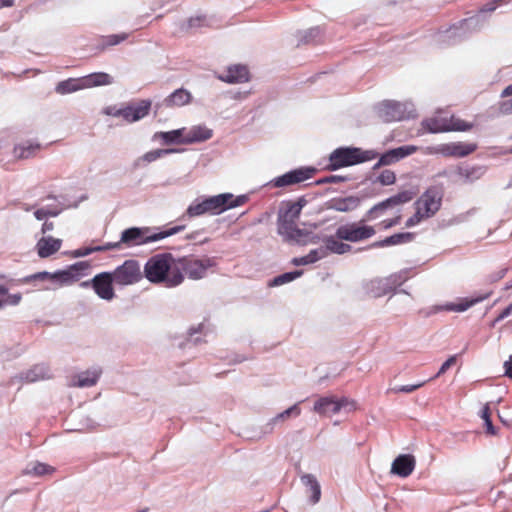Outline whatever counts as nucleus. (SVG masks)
<instances>
[{"label":"nucleus","instance_id":"obj_59","mask_svg":"<svg viewBox=\"0 0 512 512\" xmlns=\"http://www.w3.org/2000/svg\"><path fill=\"white\" fill-rule=\"evenodd\" d=\"M303 236H304L303 231L296 226V228L294 229L293 233L288 238V240L300 241L303 238Z\"/></svg>","mask_w":512,"mask_h":512},{"label":"nucleus","instance_id":"obj_57","mask_svg":"<svg viewBox=\"0 0 512 512\" xmlns=\"http://www.w3.org/2000/svg\"><path fill=\"white\" fill-rule=\"evenodd\" d=\"M512 314V303L508 305L504 310L501 311V313L496 317L495 323L500 322L506 317L510 316Z\"/></svg>","mask_w":512,"mask_h":512},{"label":"nucleus","instance_id":"obj_10","mask_svg":"<svg viewBox=\"0 0 512 512\" xmlns=\"http://www.w3.org/2000/svg\"><path fill=\"white\" fill-rule=\"evenodd\" d=\"M113 283H115L113 274L111 272H102L95 275L90 281L82 282L81 286H92L99 298L111 301L115 297Z\"/></svg>","mask_w":512,"mask_h":512},{"label":"nucleus","instance_id":"obj_40","mask_svg":"<svg viewBox=\"0 0 512 512\" xmlns=\"http://www.w3.org/2000/svg\"><path fill=\"white\" fill-rule=\"evenodd\" d=\"M206 17L203 15L190 17L186 23L181 25V30L184 32H189L193 28H200L205 25Z\"/></svg>","mask_w":512,"mask_h":512},{"label":"nucleus","instance_id":"obj_12","mask_svg":"<svg viewBox=\"0 0 512 512\" xmlns=\"http://www.w3.org/2000/svg\"><path fill=\"white\" fill-rule=\"evenodd\" d=\"M111 273L115 279V284L121 286L132 285L142 279L140 265L135 260H126Z\"/></svg>","mask_w":512,"mask_h":512},{"label":"nucleus","instance_id":"obj_52","mask_svg":"<svg viewBox=\"0 0 512 512\" xmlns=\"http://www.w3.org/2000/svg\"><path fill=\"white\" fill-rule=\"evenodd\" d=\"M504 0H492L479 9V13L493 12Z\"/></svg>","mask_w":512,"mask_h":512},{"label":"nucleus","instance_id":"obj_49","mask_svg":"<svg viewBox=\"0 0 512 512\" xmlns=\"http://www.w3.org/2000/svg\"><path fill=\"white\" fill-rule=\"evenodd\" d=\"M457 355L450 356L440 367L438 373L435 377H439L440 375L444 374L449 368H451L453 365L457 362Z\"/></svg>","mask_w":512,"mask_h":512},{"label":"nucleus","instance_id":"obj_5","mask_svg":"<svg viewBox=\"0 0 512 512\" xmlns=\"http://www.w3.org/2000/svg\"><path fill=\"white\" fill-rule=\"evenodd\" d=\"M186 228V225H177L171 227L169 229L160 231L158 233L150 234V228L148 227H132L124 230L121 233L120 243L122 246L133 247L139 246L146 243H151L155 241H159L166 237L172 236L183 231Z\"/></svg>","mask_w":512,"mask_h":512},{"label":"nucleus","instance_id":"obj_3","mask_svg":"<svg viewBox=\"0 0 512 512\" xmlns=\"http://www.w3.org/2000/svg\"><path fill=\"white\" fill-rule=\"evenodd\" d=\"M90 268L86 261L77 262L69 266L66 270H60L55 273L39 272L20 280L21 283H30L33 281H51L59 286L71 285L80 280L85 272Z\"/></svg>","mask_w":512,"mask_h":512},{"label":"nucleus","instance_id":"obj_13","mask_svg":"<svg viewBox=\"0 0 512 512\" xmlns=\"http://www.w3.org/2000/svg\"><path fill=\"white\" fill-rule=\"evenodd\" d=\"M355 408V402L346 397L340 399L331 397H320L314 404L313 410L320 415L337 414L342 408Z\"/></svg>","mask_w":512,"mask_h":512},{"label":"nucleus","instance_id":"obj_8","mask_svg":"<svg viewBox=\"0 0 512 512\" xmlns=\"http://www.w3.org/2000/svg\"><path fill=\"white\" fill-rule=\"evenodd\" d=\"M366 220L368 219L366 218ZM375 233L374 227L366 225L365 219H362L358 222L340 225L336 230V237L348 242H361L373 237Z\"/></svg>","mask_w":512,"mask_h":512},{"label":"nucleus","instance_id":"obj_15","mask_svg":"<svg viewBox=\"0 0 512 512\" xmlns=\"http://www.w3.org/2000/svg\"><path fill=\"white\" fill-rule=\"evenodd\" d=\"M151 106V100L144 99L138 102L130 103L123 108H120L118 110V114H121V117L125 121L133 123L146 117L151 110Z\"/></svg>","mask_w":512,"mask_h":512},{"label":"nucleus","instance_id":"obj_17","mask_svg":"<svg viewBox=\"0 0 512 512\" xmlns=\"http://www.w3.org/2000/svg\"><path fill=\"white\" fill-rule=\"evenodd\" d=\"M44 146L35 140H25L14 145L12 157L15 160H26L36 157Z\"/></svg>","mask_w":512,"mask_h":512},{"label":"nucleus","instance_id":"obj_34","mask_svg":"<svg viewBox=\"0 0 512 512\" xmlns=\"http://www.w3.org/2000/svg\"><path fill=\"white\" fill-rule=\"evenodd\" d=\"M183 132L184 129H177L168 132H158L155 134V137L161 139L166 144L183 143Z\"/></svg>","mask_w":512,"mask_h":512},{"label":"nucleus","instance_id":"obj_35","mask_svg":"<svg viewBox=\"0 0 512 512\" xmlns=\"http://www.w3.org/2000/svg\"><path fill=\"white\" fill-rule=\"evenodd\" d=\"M174 152L173 149H156L145 153L141 158H139L135 165L139 166L141 162L151 163L161 158L162 156L168 155Z\"/></svg>","mask_w":512,"mask_h":512},{"label":"nucleus","instance_id":"obj_43","mask_svg":"<svg viewBox=\"0 0 512 512\" xmlns=\"http://www.w3.org/2000/svg\"><path fill=\"white\" fill-rule=\"evenodd\" d=\"M301 275L302 271L284 273L275 277L272 284L275 286L283 285L285 283L293 281L294 279L298 278Z\"/></svg>","mask_w":512,"mask_h":512},{"label":"nucleus","instance_id":"obj_6","mask_svg":"<svg viewBox=\"0 0 512 512\" xmlns=\"http://www.w3.org/2000/svg\"><path fill=\"white\" fill-rule=\"evenodd\" d=\"M369 152L360 148L342 147L334 150L329 157L328 168L336 170L370 160Z\"/></svg>","mask_w":512,"mask_h":512},{"label":"nucleus","instance_id":"obj_16","mask_svg":"<svg viewBox=\"0 0 512 512\" xmlns=\"http://www.w3.org/2000/svg\"><path fill=\"white\" fill-rule=\"evenodd\" d=\"M477 149L476 143H469V142H451V143H445L441 144L438 147L435 148V153L441 154L445 157H465L473 152H475Z\"/></svg>","mask_w":512,"mask_h":512},{"label":"nucleus","instance_id":"obj_18","mask_svg":"<svg viewBox=\"0 0 512 512\" xmlns=\"http://www.w3.org/2000/svg\"><path fill=\"white\" fill-rule=\"evenodd\" d=\"M218 79L229 84L245 83L250 79V72L247 66L234 64L229 66L225 72L219 74Z\"/></svg>","mask_w":512,"mask_h":512},{"label":"nucleus","instance_id":"obj_62","mask_svg":"<svg viewBox=\"0 0 512 512\" xmlns=\"http://www.w3.org/2000/svg\"><path fill=\"white\" fill-rule=\"evenodd\" d=\"M54 229V223L53 222H44L42 225V233H47L48 231H51Z\"/></svg>","mask_w":512,"mask_h":512},{"label":"nucleus","instance_id":"obj_39","mask_svg":"<svg viewBox=\"0 0 512 512\" xmlns=\"http://www.w3.org/2000/svg\"><path fill=\"white\" fill-rule=\"evenodd\" d=\"M10 288L2 285V306L4 305H17L21 301L20 293H10Z\"/></svg>","mask_w":512,"mask_h":512},{"label":"nucleus","instance_id":"obj_30","mask_svg":"<svg viewBox=\"0 0 512 512\" xmlns=\"http://www.w3.org/2000/svg\"><path fill=\"white\" fill-rule=\"evenodd\" d=\"M301 481L309 489L312 503H317L321 496V489L317 479L311 474H305L301 477Z\"/></svg>","mask_w":512,"mask_h":512},{"label":"nucleus","instance_id":"obj_54","mask_svg":"<svg viewBox=\"0 0 512 512\" xmlns=\"http://www.w3.org/2000/svg\"><path fill=\"white\" fill-rule=\"evenodd\" d=\"M122 244L120 243V240L118 242H113V243H106L105 245H101V246H96V250H98V252L100 251H108V250H113V249H119L121 248Z\"/></svg>","mask_w":512,"mask_h":512},{"label":"nucleus","instance_id":"obj_31","mask_svg":"<svg viewBox=\"0 0 512 512\" xmlns=\"http://www.w3.org/2000/svg\"><path fill=\"white\" fill-rule=\"evenodd\" d=\"M343 240L335 239L334 237H329L325 240V247H322L326 250V253H336V254H345L351 250V246L349 244L343 243Z\"/></svg>","mask_w":512,"mask_h":512},{"label":"nucleus","instance_id":"obj_22","mask_svg":"<svg viewBox=\"0 0 512 512\" xmlns=\"http://www.w3.org/2000/svg\"><path fill=\"white\" fill-rule=\"evenodd\" d=\"M485 172H486V169L484 166L464 165V166H459L456 169L455 174L458 177L459 181H461L462 183H472V182L482 178L483 175L485 174Z\"/></svg>","mask_w":512,"mask_h":512},{"label":"nucleus","instance_id":"obj_37","mask_svg":"<svg viewBox=\"0 0 512 512\" xmlns=\"http://www.w3.org/2000/svg\"><path fill=\"white\" fill-rule=\"evenodd\" d=\"M300 403H296L283 412L277 414L274 418L271 419L270 424H276L279 421H284L291 416L297 417L301 414V408L299 406Z\"/></svg>","mask_w":512,"mask_h":512},{"label":"nucleus","instance_id":"obj_20","mask_svg":"<svg viewBox=\"0 0 512 512\" xmlns=\"http://www.w3.org/2000/svg\"><path fill=\"white\" fill-rule=\"evenodd\" d=\"M362 198L358 196H346L332 198L328 202V208L338 212H351L360 207Z\"/></svg>","mask_w":512,"mask_h":512},{"label":"nucleus","instance_id":"obj_32","mask_svg":"<svg viewBox=\"0 0 512 512\" xmlns=\"http://www.w3.org/2000/svg\"><path fill=\"white\" fill-rule=\"evenodd\" d=\"M327 256L326 250L323 248H318L311 250L307 255L303 257L294 258L292 263L296 266L300 265H308L311 263H315L316 261Z\"/></svg>","mask_w":512,"mask_h":512},{"label":"nucleus","instance_id":"obj_41","mask_svg":"<svg viewBox=\"0 0 512 512\" xmlns=\"http://www.w3.org/2000/svg\"><path fill=\"white\" fill-rule=\"evenodd\" d=\"M396 181V175L394 171L390 169L382 170L376 177L375 182L380 183L383 186H389L394 184Z\"/></svg>","mask_w":512,"mask_h":512},{"label":"nucleus","instance_id":"obj_45","mask_svg":"<svg viewBox=\"0 0 512 512\" xmlns=\"http://www.w3.org/2000/svg\"><path fill=\"white\" fill-rule=\"evenodd\" d=\"M479 299H472V300H464L459 303H452L447 306L448 310L456 311V312H463L473 306L475 303H477Z\"/></svg>","mask_w":512,"mask_h":512},{"label":"nucleus","instance_id":"obj_42","mask_svg":"<svg viewBox=\"0 0 512 512\" xmlns=\"http://www.w3.org/2000/svg\"><path fill=\"white\" fill-rule=\"evenodd\" d=\"M481 418L485 422L486 433L490 434V435H496V429L493 426L492 420H491V410H490L489 404H486L483 407L482 413H481Z\"/></svg>","mask_w":512,"mask_h":512},{"label":"nucleus","instance_id":"obj_36","mask_svg":"<svg viewBox=\"0 0 512 512\" xmlns=\"http://www.w3.org/2000/svg\"><path fill=\"white\" fill-rule=\"evenodd\" d=\"M302 205L298 202H289L287 204V208L283 212V214H280L279 218L285 219V220H291L296 221L301 213Z\"/></svg>","mask_w":512,"mask_h":512},{"label":"nucleus","instance_id":"obj_33","mask_svg":"<svg viewBox=\"0 0 512 512\" xmlns=\"http://www.w3.org/2000/svg\"><path fill=\"white\" fill-rule=\"evenodd\" d=\"M380 117L384 122H392L400 119L398 105L384 103L380 108Z\"/></svg>","mask_w":512,"mask_h":512},{"label":"nucleus","instance_id":"obj_23","mask_svg":"<svg viewBox=\"0 0 512 512\" xmlns=\"http://www.w3.org/2000/svg\"><path fill=\"white\" fill-rule=\"evenodd\" d=\"M192 98V94L188 90L180 88L168 95L163 103L167 108L182 107L190 104Z\"/></svg>","mask_w":512,"mask_h":512},{"label":"nucleus","instance_id":"obj_4","mask_svg":"<svg viewBox=\"0 0 512 512\" xmlns=\"http://www.w3.org/2000/svg\"><path fill=\"white\" fill-rule=\"evenodd\" d=\"M175 258L171 253H162L152 256L144 266L145 277L152 283H164L167 287L174 270Z\"/></svg>","mask_w":512,"mask_h":512},{"label":"nucleus","instance_id":"obj_7","mask_svg":"<svg viewBox=\"0 0 512 512\" xmlns=\"http://www.w3.org/2000/svg\"><path fill=\"white\" fill-rule=\"evenodd\" d=\"M423 128L430 133H441L449 131H469L473 124L466 122L458 117H432L422 122Z\"/></svg>","mask_w":512,"mask_h":512},{"label":"nucleus","instance_id":"obj_25","mask_svg":"<svg viewBox=\"0 0 512 512\" xmlns=\"http://www.w3.org/2000/svg\"><path fill=\"white\" fill-rule=\"evenodd\" d=\"M84 89L107 86L113 83V77L105 72H94L82 77Z\"/></svg>","mask_w":512,"mask_h":512},{"label":"nucleus","instance_id":"obj_24","mask_svg":"<svg viewBox=\"0 0 512 512\" xmlns=\"http://www.w3.org/2000/svg\"><path fill=\"white\" fill-rule=\"evenodd\" d=\"M61 240L53 237H42L36 244L37 253L41 258H47L61 248Z\"/></svg>","mask_w":512,"mask_h":512},{"label":"nucleus","instance_id":"obj_2","mask_svg":"<svg viewBox=\"0 0 512 512\" xmlns=\"http://www.w3.org/2000/svg\"><path fill=\"white\" fill-rule=\"evenodd\" d=\"M214 265L215 261L206 256L198 258L195 255H187L175 258L170 284L180 285L185 275L192 280L202 279L206 276L207 270Z\"/></svg>","mask_w":512,"mask_h":512},{"label":"nucleus","instance_id":"obj_27","mask_svg":"<svg viewBox=\"0 0 512 512\" xmlns=\"http://www.w3.org/2000/svg\"><path fill=\"white\" fill-rule=\"evenodd\" d=\"M415 238V234L412 232H402L396 233L389 237H386L383 240H380L373 244L375 247H386V246H394L412 242Z\"/></svg>","mask_w":512,"mask_h":512},{"label":"nucleus","instance_id":"obj_56","mask_svg":"<svg viewBox=\"0 0 512 512\" xmlns=\"http://www.w3.org/2000/svg\"><path fill=\"white\" fill-rule=\"evenodd\" d=\"M346 178L342 176L332 175L329 177H325L323 179H320L317 181V184H324V183H332V182H341L345 181Z\"/></svg>","mask_w":512,"mask_h":512},{"label":"nucleus","instance_id":"obj_44","mask_svg":"<svg viewBox=\"0 0 512 512\" xmlns=\"http://www.w3.org/2000/svg\"><path fill=\"white\" fill-rule=\"evenodd\" d=\"M375 283L377 284L378 288L383 290V293H375L374 294L375 297H379L381 295L390 293L395 288V281H392L391 278L382 279V280H379V281H377Z\"/></svg>","mask_w":512,"mask_h":512},{"label":"nucleus","instance_id":"obj_53","mask_svg":"<svg viewBox=\"0 0 512 512\" xmlns=\"http://www.w3.org/2000/svg\"><path fill=\"white\" fill-rule=\"evenodd\" d=\"M401 221V215H397L396 217L392 218V219H386V220H383L380 225L382 226L383 229H389L393 226H396L400 223Z\"/></svg>","mask_w":512,"mask_h":512},{"label":"nucleus","instance_id":"obj_38","mask_svg":"<svg viewBox=\"0 0 512 512\" xmlns=\"http://www.w3.org/2000/svg\"><path fill=\"white\" fill-rule=\"evenodd\" d=\"M296 221L285 220L279 218L278 220V232L280 235L285 237L287 240L296 228Z\"/></svg>","mask_w":512,"mask_h":512},{"label":"nucleus","instance_id":"obj_9","mask_svg":"<svg viewBox=\"0 0 512 512\" xmlns=\"http://www.w3.org/2000/svg\"><path fill=\"white\" fill-rule=\"evenodd\" d=\"M443 192L441 188L432 186L428 188L414 203L426 217L434 216L441 207Z\"/></svg>","mask_w":512,"mask_h":512},{"label":"nucleus","instance_id":"obj_21","mask_svg":"<svg viewBox=\"0 0 512 512\" xmlns=\"http://www.w3.org/2000/svg\"><path fill=\"white\" fill-rule=\"evenodd\" d=\"M415 468V458L412 455L405 454L398 456L392 463L391 472L400 476L408 477Z\"/></svg>","mask_w":512,"mask_h":512},{"label":"nucleus","instance_id":"obj_29","mask_svg":"<svg viewBox=\"0 0 512 512\" xmlns=\"http://www.w3.org/2000/svg\"><path fill=\"white\" fill-rule=\"evenodd\" d=\"M82 77L80 78H69L63 81H60L56 87L55 91L57 94L65 95L69 93L76 92L78 90L84 89L82 86Z\"/></svg>","mask_w":512,"mask_h":512},{"label":"nucleus","instance_id":"obj_11","mask_svg":"<svg viewBox=\"0 0 512 512\" xmlns=\"http://www.w3.org/2000/svg\"><path fill=\"white\" fill-rule=\"evenodd\" d=\"M315 173L316 169L313 167H300L274 178L269 185L275 188L294 186L311 179Z\"/></svg>","mask_w":512,"mask_h":512},{"label":"nucleus","instance_id":"obj_64","mask_svg":"<svg viewBox=\"0 0 512 512\" xmlns=\"http://www.w3.org/2000/svg\"><path fill=\"white\" fill-rule=\"evenodd\" d=\"M13 5V0H2V7H10Z\"/></svg>","mask_w":512,"mask_h":512},{"label":"nucleus","instance_id":"obj_46","mask_svg":"<svg viewBox=\"0 0 512 512\" xmlns=\"http://www.w3.org/2000/svg\"><path fill=\"white\" fill-rule=\"evenodd\" d=\"M425 219H428V217H426L425 214H423V212H421L418 208H415V213L407 219L405 226L407 228L414 227Z\"/></svg>","mask_w":512,"mask_h":512},{"label":"nucleus","instance_id":"obj_51","mask_svg":"<svg viewBox=\"0 0 512 512\" xmlns=\"http://www.w3.org/2000/svg\"><path fill=\"white\" fill-rule=\"evenodd\" d=\"M34 215L35 217L38 219V220H43L45 219L46 217L48 216H57L58 215V212L57 211H53V210H50V209H46V208H40V209H37L35 212H34Z\"/></svg>","mask_w":512,"mask_h":512},{"label":"nucleus","instance_id":"obj_26","mask_svg":"<svg viewBox=\"0 0 512 512\" xmlns=\"http://www.w3.org/2000/svg\"><path fill=\"white\" fill-rule=\"evenodd\" d=\"M212 137V130L208 129L205 126H194L192 127L186 135H184L182 142L183 143H195L202 142L210 139Z\"/></svg>","mask_w":512,"mask_h":512},{"label":"nucleus","instance_id":"obj_14","mask_svg":"<svg viewBox=\"0 0 512 512\" xmlns=\"http://www.w3.org/2000/svg\"><path fill=\"white\" fill-rule=\"evenodd\" d=\"M414 196L415 193L412 191H401L398 194L374 205L371 209L367 211L366 217L367 219H376L387 208L407 203L411 201Z\"/></svg>","mask_w":512,"mask_h":512},{"label":"nucleus","instance_id":"obj_50","mask_svg":"<svg viewBox=\"0 0 512 512\" xmlns=\"http://www.w3.org/2000/svg\"><path fill=\"white\" fill-rule=\"evenodd\" d=\"M128 35L126 33L109 35L106 37V43L110 46H114L119 44L120 42L126 40Z\"/></svg>","mask_w":512,"mask_h":512},{"label":"nucleus","instance_id":"obj_1","mask_svg":"<svg viewBox=\"0 0 512 512\" xmlns=\"http://www.w3.org/2000/svg\"><path fill=\"white\" fill-rule=\"evenodd\" d=\"M248 198L245 195L234 197L231 193H223L216 196H211L203 199H196L192 202L185 214L189 218L199 217L205 214L217 215L228 209L239 207L247 202Z\"/></svg>","mask_w":512,"mask_h":512},{"label":"nucleus","instance_id":"obj_63","mask_svg":"<svg viewBox=\"0 0 512 512\" xmlns=\"http://www.w3.org/2000/svg\"><path fill=\"white\" fill-rule=\"evenodd\" d=\"M512 95V84L507 86L503 92H502V96L503 97H507V96H511Z\"/></svg>","mask_w":512,"mask_h":512},{"label":"nucleus","instance_id":"obj_19","mask_svg":"<svg viewBox=\"0 0 512 512\" xmlns=\"http://www.w3.org/2000/svg\"><path fill=\"white\" fill-rule=\"evenodd\" d=\"M417 150H418V147L414 146V145H406V146H401V147H397V148L388 150L387 152H385L384 154L381 155V157L375 167H378L381 165L394 164V163L398 162L399 160H401L409 155H412Z\"/></svg>","mask_w":512,"mask_h":512},{"label":"nucleus","instance_id":"obj_60","mask_svg":"<svg viewBox=\"0 0 512 512\" xmlns=\"http://www.w3.org/2000/svg\"><path fill=\"white\" fill-rule=\"evenodd\" d=\"M505 375L512 379V355L504 363Z\"/></svg>","mask_w":512,"mask_h":512},{"label":"nucleus","instance_id":"obj_55","mask_svg":"<svg viewBox=\"0 0 512 512\" xmlns=\"http://www.w3.org/2000/svg\"><path fill=\"white\" fill-rule=\"evenodd\" d=\"M93 252H98V250H96V246H94V247H82V248H79L78 250H76L75 255L77 257H84V256H87V255H90Z\"/></svg>","mask_w":512,"mask_h":512},{"label":"nucleus","instance_id":"obj_48","mask_svg":"<svg viewBox=\"0 0 512 512\" xmlns=\"http://www.w3.org/2000/svg\"><path fill=\"white\" fill-rule=\"evenodd\" d=\"M424 384H425V382H421V383L413 384V385H402V386L395 387V388L391 389V391H393L394 393H400V392L412 393L415 390H417L418 388L422 387Z\"/></svg>","mask_w":512,"mask_h":512},{"label":"nucleus","instance_id":"obj_28","mask_svg":"<svg viewBox=\"0 0 512 512\" xmlns=\"http://www.w3.org/2000/svg\"><path fill=\"white\" fill-rule=\"evenodd\" d=\"M101 375L100 369L87 370L79 373L75 378L74 386L91 387L94 386Z\"/></svg>","mask_w":512,"mask_h":512},{"label":"nucleus","instance_id":"obj_61","mask_svg":"<svg viewBox=\"0 0 512 512\" xmlns=\"http://www.w3.org/2000/svg\"><path fill=\"white\" fill-rule=\"evenodd\" d=\"M118 110L119 109H116L115 107H107L105 109V114L111 115V116H114V117H121V114H118Z\"/></svg>","mask_w":512,"mask_h":512},{"label":"nucleus","instance_id":"obj_58","mask_svg":"<svg viewBox=\"0 0 512 512\" xmlns=\"http://www.w3.org/2000/svg\"><path fill=\"white\" fill-rule=\"evenodd\" d=\"M506 272H507V269H505V268L499 270L497 273L492 274V275L489 276V281L490 282H497V281H499L500 279H502L506 275Z\"/></svg>","mask_w":512,"mask_h":512},{"label":"nucleus","instance_id":"obj_47","mask_svg":"<svg viewBox=\"0 0 512 512\" xmlns=\"http://www.w3.org/2000/svg\"><path fill=\"white\" fill-rule=\"evenodd\" d=\"M54 471V468L43 463H36L33 465L31 472L37 476H42L46 474H51Z\"/></svg>","mask_w":512,"mask_h":512}]
</instances>
